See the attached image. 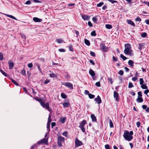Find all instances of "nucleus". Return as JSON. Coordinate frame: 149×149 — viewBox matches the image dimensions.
Listing matches in <instances>:
<instances>
[{
    "instance_id": "18",
    "label": "nucleus",
    "mask_w": 149,
    "mask_h": 149,
    "mask_svg": "<svg viewBox=\"0 0 149 149\" xmlns=\"http://www.w3.org/2000/svg\"><path fill=\"white\" fill-rule=\"evenodd\" d=\"M136 101L138 102L141 103L143 101V99L142 97L138 96V98L136 99Z\"/></svg>"
},
{
    "instance_id": "57",
    "label": "nucleus",
    "mask_w": 149,
    "mask_h": 149,
    "mask_svg": "<svg viewBox=\"0 0 149 149\" xmlns=\"http://www.w3.org/2000/svg\"><path fill=\"white\" fill-rule=\"evenodd\" d=\"M112 59L113 61H116L118 60V58L115 57L114 56H113L112 57Z\"/></svg>"
},
{
    "instance_id": "37",
    "label": "nucleus",
    "mask_w": 149,
    "mask_h": 149,
    "mask_svg": "<svg viewBox=\"0 0 149 149\" xmlns=\"http://www.w3.org/2000/svg\"><path fill=\"white\" fill-rule=\"evenodd\" d=\"M88 97L89 98L92 99L94 98L95 95H93L91 93H90L88 95Z\"/></svg>"
},
{
    "instance_id": "49",
    "label": "nucleus",
    "mask_w": 149,
    "mask_h": 149,
    "mask_svg": "<svg viewBox=\"0 0 149 149\" xmlns=\"http://www.w3.org/2000/svg\"><path fill=\"white\" fill-rule=\"evenodd\" d=\"M92 20L94 23H97V19L96 17H93Z\"/></svg>"
},
{
    "instance_id": "44",
    "label": "nucleus",
    "mask_w": 149,
    "mask_h": 149,
    "mask_svg": "<svg viewBox=\"0 0 149 149\" xmlns=\"http://www.w3.org/2000/svg\"><path fill=\"white\" fill-rule=\"evenodd\" d=\"M3 59V54L2 52L0 53V60L2 61Z\"/></svg>"
},
{
    "instance_id": "17",
    "label": "nucleus",
    "mask_w": 149,
    "mask_h": 149,
    "mask_svg": "<svg viewBox=\"0 0 149 149\" xmlns=\"http://www.w3.org/2000/svg\"><path fill=\"white\" fill-rule=\"evenodd\" d=\"M64 138L61 136H59L58 137L57 140H59L61 142H64Z\"/></svg>"
},
{
    "instance_id": "63",
    "label": "nucleus",
    "mask_w": 149,
    "mask_h": 149,
    "mask_svg": "<svg viewBox=\"0 0 149 149\" xmlns=\"http://www.w3.org/2000/svg\"><path fill=\"white\" fill-rule=\"evenodd\" d=\"M141 123L139 121L137 122L136 123L137 126L138 127H139L140 126Z\"/></svg>"
},
{
    "instance_id": "55",
    "label": "nucleus",
    "mask_w": 149,
    "mask_h": 149,
    "mask_svg": "<svg viewBox=\"0 0 149 149\" xmlns=\"http://www.w3.org/2000/svg\"><path fill=\"white\" fill-rule=\"evenodd\" d=\"M105 148L106 149H110L109 145L108 144H106L105 145Z\"/></svg>"
},
{
    "instance_id": "60",
    "label": "nucleus",
    "mask_w": 149,
    "mask_h": 149,
    "mask_svg": "<svg viewBox=\"0 0 149 149\" xmlns=\"http://www.w3.org/2000/svg\"><path fill=\"white\" fill-rule=\"evenodd\" d=\"M50 82V80H49V79H47L46 80H45L44 83V84H47L49 82Z\"/></svg>"
},
{
    "instance_id": "7",
    "label": "nucleus",
    "mask_w": 149,
    "mask_h": 149,
    "mask_svg": "<svg viewBox=\"0 0 149 149\" xmlns=\"http://www.w3.org/2000/svg\"><path fill=\"white\" fill-rule=\"evenodd\" d=\"M64 85L71 90H72L73 88L72 84L70 82L65 83L64 84Z\"/></svg>"
},
{
    "instance_id": "43",
    "label": "nucleus",
    "mask_w": 149,
    "mask_h": 149,
    "mask_svg": "<svg viewBox=\"0 0 149 149\" xmlns=\"http://www.w3.org/2000/svg\"><path fill=\"white\" fill-rule=\"evenodd\" d=\"M61 142V141L59 140H57V143L58 144V146L59 147H61L62 146Z\"/></svg>"
},
{
    "instance_id": "28",
    "label": "nucleus",
    "mask_w": 149,
    "mask_h": 149,
    "mask_svg": "<svg viewBox=\"0 0 149 149\" xmlns=\"http://www.w3.org/2000/svg\"><path fill=\"white\" fill-rule=\"evenodd\" d=\"M141 85V87L143 89H147L148 88L147 86L145 84H143Z\"/></svg>"
},
{
    "instance_id": "26",
    "label": "nucleus",
    "mask_w": 149,
    "mask_h": 149,
    "mask_svg": "<svg viewBox=\"0 0 149 149\" xmlns=\"http://www.w3.org/2000/svg\"><path fill=\"white\" fill-rule=\"evenodd\" d=\"M106 28L108 29H110L112 28V26L111 24H106L105 25Z\"/></svg>"
},
{
    "instance_id": "62",
    "label": "nucleus",
    "mask_w": 149,
    "mask_h": 149,
    "mask_svg": "<svg viewBox=\"0 0 149 149\" xmlns=\"http://www.w3.org/2000/svg\"><path fill=\"white\" fill-rule=\"evenodd\" d=\"M84 94L86 95H88L89 94H90V93H89L88 91L87 90H85L84 92Z\"/></svg>"
},
{
    "instance_id": "21",
    "label": "nucleus",
    "mask_w": 149,
    "mask_h": 149,
    "mask_svg": "<svg viewBox=\"0 0 149 149\" xmlns=\"http://www.w3.org/2000/svg\"><path fill=\"white\" fill-rule=\"evenodd\" d=\"M128 63V65L131 67H133L134 66V62L133 61L131 60H129Z\"/></svg>"
},
{
    "instance_id": "14",
    "label": "nucleus",
    "mask_w": 149,
    "mask_h": 149,
    "mask_svg": "<svg viewBox=\"0 0 149 149\" xmlns=\"http://www.w3.org/2000/svg\"><path fill=\"white\" fill-rule=\"evenodd\" d=\"M33 21L35 22H40L42 20L37 17H34L33 18Z\"/></svg>"
},
{
    "instance_id": "64",
    "label": "nucleus",
    "mask_w": 149,
    "mask_h": 149,
    "mask_svg": "<svg viewBox=\"0 0 149 149\" xmlns=\"http://www.w3.org/2000/svg\"><path fill=\"white\" fill-rule=\"evenodd\" d=\"M25 3L27 5H29L31 4V2L30 1L28 0L26 1Z\"/></svg>"
},
{
    "instance_id": "29",
    "label": "nucleus",
    "mask_w": 149,
    "mask_h": 149,
    "mask_svg": "<svg viewBox=\"0 0 149 149\" xmlns=\"http://www.w3.org/2000/svg\"><path fill=\"white\" fill-rule=\"evenodd\" d=\"M120 57L121 58H122L124 61L126 60L127 58L123 54H120Z\"/></svg>"
},
{
    "instance_id": "6",
    "label": "nucleus",
    "mask_w": 149,
    "mask_h": 149,
    "mask_svg": "<svg viewBox=\"0 0 149 149\" xmlns=\"http://www.w3.org/2000/svg\"><path fill=\"white\" fill-rule=\"evenodd\" d=\"M75 145L76 147H79L83 145L82 142L79 141L78 139L76 138L75 139Z\"/></svg>"
},
{
    "instance_id": "32",
    "label": "nucleus",
    "mask_w": 149,
    "mask_h": 149,
    "mask_svg": "<svg viewBox=\"0 0 149 149\" xmlns=\"http://www.w3.org/2000/svg\"><path fill=\"white\" fill-rule=\"evenodd\" d=\"M135 21L136 22H141V19L139 17H138L136 18L135 19Z\"/></svg>"
},
{
    "instance_id": "13",
    "label": "nucleus",
    "mask_w": 149,
    "mask_h": 149,
    "mask_svg": "<svg viewBox=\"0 0 149 149\" xmlns=\"http://www.w3.org/2000/svg\"><path fill=\"white\" fill-rule=\"evenodd\" d=\"M139 46L138 48L140 50H141L142 49H144L145 48V46L144 43H139Z\"/></svg>"
},
{
    "instance_id": "16",
    "label": "nucleus",
    "mask_w": 149,
    "mask_h": 149,
    "mask_svg": "<svg viewBox=\"0 0 149 149\" xmlns=\"http://www.w3.org/2000/svg\"><path fill=\"white\" fill-rule=\"evenodd\" d=\"M89 71V74L92 77L94 76H95V72L93 70L91 69H90Z\"/></svg>"
},
{
    "instance_id": "48",
    "label": "nucleus",
    "mask_w": 149,
    "mask_h": 149,
    "mask_svg": "<svg viewBox=\"0 0 149 149\" xmlns=\"http://www.w3.org/2000/svg\"><path fill=\"white\" fill-rule=\"evenodd\" d=\"M34 99L36 100V101L39 102L41 101L42 100L41 99H39L38 97H36L34 98Z\"/></svg>"
},
{
    "instance_id": "40",
    "label": "nucleus",
    "mask_w": 149,
    "mask_h": 149,
    "mask_svg": "<svg viewBox=\"0 0 149 149\" xmlns=\"http://www.w3.org/2000/svg\"><path fill=\"white\" fill-rule=\"evenodd\" d=\"M108 81L111 84H113V81H112V79L111 78H108Z\"/></svg>"
},
{
    "instance_id": "58",
    "label": "nucleus",
    "mask_w": 149,
    "mask_h": 149,
    "mask_svg": "<svg viewBox=\"0 0 149 149\" xmlns=\"http://www.w3.org/2000/svg\"><path fill=\"white\" fill-rule=\"evenodd\" d=\"M138 96L139 97H142V93L141 91H139L138 92Z\"/></svg>"
},
{
    "instance_id": "47",
    "label": "nucleus",
    "mask_w": 149,
    "mask_h": 149,
    "mask_svg": "<svg viewBox=\"0 0 149 149\" xmlns=\"http://www.w3.org/2000/svg\"><path fill=\"white\" fill-rule=\"evenodd\" d=\"M41 105L42 107L44 106V105L45 104V102L42 100L40 102Z\"/></svg>"
},
{
    "instance_id": "8",
    "label": "nucleus",
    "mask_w": 149,
    "mask_h": 149,
    "mask_svg": "<svg viewBox=\"0 0 149 149\" xmlns=\"http://www.w3.org/2000/svg\"><path fill=\"white\" fill-rule=\"evenodd\" d=\"M113 97L116 101H119L120 99L119 97V94L116 91H114L113 92Z\"/></svg>"
},
{
    "instance_id": "27",
    "label": "nucleus",
    "mask_w": 149,
    "mask_h": 149,
    "mask_svg": "<svg viewBox=\"0 0 149 149\" xmlns=\"http://www.w3.org/2000/svg\"><path fill=\"white\" fill-rule=\"evenodd\" d=\"M11 82L13 83L15 85L17 86H18L19 85V84L16 81L13 79H11Z\"/></svg>"
},
{
    "instance_id": "30",
    "label": "nucleus",
    "mask_w": 149,
    "mask_h": 149,
    "mask_svg": "<svg viewBox=\"0 0 149 149\" xmlns=\"http://www.w3.org/2000/svg\"><path fill=\"white\" fill-rule=\"evenodd\" d=\"M69 48V50L70 51L73 52L74 51V49L72 47V45H70L68 47Z\"/></svg>"
},
{
    "instance_id": "19",
    "label": "nucleus",
    "mask_w": 149,
    "mask_h": 149,
    "mask_svg": "<svg viewBox=\"0 0 149 149\" xmlns=\"http://www.w3.org/2000/svg\"><path fill=\"white\" fill-rule=\"evenodd\" d=\"M6 16L12 19H14L16 20H17V19L14 16H13V15H8L7 14H4Z\"/></svg>"
},
{
    "instance_id": "46",
    "label": "nucleus",
    "mask_w": 149,
    "mask_h": 149,
    "mask_svg": "<svg viewBox=\"0 0 149 149\" xmlns=\"http://www.w3.org/2000/svg\"><path fill=\"white\" fill-rule=\"evenodd\" d=\"M68 134V132L67 131H65L62 133V134L63 135L66 137L67 136Z\"/></svg>"
},
{
    "instance_id": "38",
    "label": "nucleus",
    "mask_w": 149,
    "mask_h": 149,
    "mask_svg": "<svg viewBox=\"0 0 149 149\" xmlns=\"http://www.w3.org/2000/svg\"><path fill=\"white\" fill-rule=\"evenodd\" d=\"M21 74L22 75L25 76L26 75V71L25 70L23 69L21 72Z\"/></svg>"
},
{
    "instance_id": "50",
    "label": "nucleus",
    "mask_w": 149,
    "mask_h": 149,
    "mask_svg": "<svg viewBox=\"0 0 149 149\" xmlns=\"http://www.w3.org/2000/svg\"><path fill=\"white\" fill-rule=\"evenodd\" d=\"M146 90H145L144 92V93L147 95L148 96V95H147V94L149 92V90L148 89H146Z\"/></svg>"
},
{
    "instance_id": "2",
    "label": "nucleus",
    "mask_w": 149,
    "mask_h": 149,
    "mask_svg": "<svg viewBox=\"0 0 149 149\" xmlns=\"http://www.w3.org/2000/svg\"><path fill=\"white\" fill-rule=\"evenodd\" d=\"M125 49L124 53L126 54L132 55V50L131 49V46L129 43H127L125 45Z\"/></svg>"
},
{
    "instance_id": "10",
    "label": "nucleus",
    "mask_w": 149,
    "mask_h": 149,
    "mask_svg": "<svg viewBox=\"0 0 149 149\" xmlns=\"http://www.w3.org/2000/svg\"><path fill=\"white\" fill-rule=\"evenodd\" d=\"M9 65V69L10 70L12 69L13 68L14 65V63L13 62L9 61L8 62Z\"/></svg>"
},
{
    "instance_id": "11",
    "label": "nucleus",
    "mask_w": 149,
    "mask_h": 149,
    "mask_svg": "<svg viewBox=\"0 0 149 149\" xmlns=\"http://www.w3.org/2000/svg\"><path fill=\"white\" fill-rule=\"evenodd\" d=\"M81 17L84 20H88L90 18V16L87 15H82Z\"/></svg>"
},
{
    "instance_id": "41",
    "label": "nucleus",
    "mask_w": 149,
    "mask_h": 149,
    "mask_svg": "<svg viewBox=\"0 0 149 149\" xmlns=\"http://www.w3.org/2000/svg\"><path fill=\"white\" fill-rule=\"evenodd\" d=\"M50 123H47V128L48 130V132H49L50 130Z\"/></svg>"
},
{
    "instance_id": "54",
    "label": "nucleus",
    "mask_w": 149,
    "mask_h": 149,
    "mask_svg": "<svg viewBox=\"0 0 149 149\" xmlns=\"http://www.w3.org/2000/svg\"><path fill=\"white\" fill-rule=\"evenodd\" d=\"M95 85L96 86H97L98 87H100L101 86L100 82V81L97 82L96 83Z\"/></svg>"
},
{
    "instance_id": "33",
    "label": "nucleus",
    "mask_w": 149,
    "mask_h": 149,
    "mask_svg": "<svg viewBox=\"0 0 149 149\" xmlns=\"http://www.w3.org/2000/svg\"><path fill=\"white\" fill-rule=\"evenodd\" d=\"M147 36V34L146 32L143 33L141 35V36L143 38H145Z\"/></svg>"
},
{
    "instance_id": "61",
    "label": "nucleus",
    "mask_w": 149,
    "mask_h": 149,
    "mask_svg": "<svg viewBox=\"0 0 149 149\" xmlns=\"http://www.w3.org/2000/svg\"><path fill=\"white\" fill-rule=\"evenodd\" d=\"M28 66L29 68H32L33 66V64L32 63H29L28 64Z\"/></svg>"
},
{
    "instance_id": "20",
    "label": "nucleus",
    "mask_w": 149,
    "mask_h": 149,
    "mask_svg": "<svg viewBox=\"0 0 149 149\" xmlns=\"http://www.w3.org/2000/svg\"><path fill=\"white\" fill-rule=\"evenodd\" d=\"M84 42L85 44L86 45L88 46L90 45V41L88 40L86 38H85L84 39Z\"/></svg>"
},
{
    "instance_id": "56",
    "label": "nucleus",
    "mask_w": 149,
    "mask_h": 149,
    "mask_svg": "<svg viewBox=\"0 0 149 149\" xmlns=\"http://www.w3.org/2000/svg\"><path fill=\"white\" fill-rule=\"evenodd\" d=\"M63 40L61 39H58L57 40V42L58 43H61L63 41Z\"/></svg>"
},
{
    "instance_id": "45",
    "label": "nucleus",
    "mask_w": 149,
    "mask_h": 149,
    "mask_svg": "<svg viewBox=\"0 0 149 149\" xmlns=\"http://www.w3.org/2000/svg\"><path fill=\"white\" fill-rule=\"evenodd\" d=\"M134 86L133 84L131 82H130L128 85V88H130L133 87Z\"/></svg>"
},
{
    "instance_id": "51",
    "label": "nucleus",
    "mask_w": 149,
    "mask_h": 149,
    "mask_svg": "<svg viewBox=\"0 0 149 149\" xmlns=\"http://www.w3.org/2000/svg\"><path fill=\"white\" fill-rule=\"evenodd\" d=\"M118 74L121 76L123 75L124 74V72L122 70H120L118 72Z\"/></svg>"
},
{
    "instance_id": "31",
    "label": "nucleus",
    "mask_w": 149,
    "mask_h": 149,
    "mask_svg": "<svg viewBox=\"0 0 149 149\" xmlns=\"http://www.w3.org/2000/svg\"><path fill=\"white\" fill-rule=\"evenodd\" d=\"M109 125L110 127V128H113V123L112 122V120L111 119H109Z\"/></svg>"
},
{
    "instance_id": "24",
    "label": "nucleus",
    "mask_w": 149,
    "mask_h": 149,
    "mask_svg": "<svg viewBox=\"0 0 149 149\" xmlns=\"http://www.w3.org/2000/svg\"><path fill=\"white\" fill-rule=\"evenodd\" d=\"M44 108H46V109H49V104L48 103H46L44 105V106L43 107Z\"/></svg>"
},
{
    "instance_id": "59",
    "label": "nucleus",
    "mask_w": 149,
    "mask_h": 149,
    "mask_svg": "<svg viewBox=\"0 0 149 149\" xmlns=\"http://www.w3.org/2000/svg\"><path fill=\"white\" fill-rule=\"evenodd\" d=\"M108 1L111 2L112 4H113L116 2H117V1H114L113 0H108Z\"/></svg>"
},
{
    "instance_id": "3",
    "label": "nucleus",
    "mask_w": 149,
    "mask_h": 149,
    "mask_svg": "<svg viewBox=\"0 0 149 149\" xmlns=\"http://www.w3.org/2000/svg\"><path fill=\"white\" fill-rule=\"evenodd\" d=\"M87 124V122L85 120H83L80 123L79 126V127L81 129L83 132H85V128L84 127V125Z\"/></svg>"
},
{
    "instance_id": "52",
    "label": "nucleus",
    "mask_w": 149,
    "mask_h": 149,
    "mask_svg": "<svg viewBox=\"0 0 149 149\" xmlns=\"http://www.w3.org/2000/svg\"><path fill=\"white\" fill-rule=\"evenodd\" d=\"M51 121L52 120L51 118V115H49L48 118L47 123H51Z\"/></svg>"
},
{
    "instance_id": "22",
    "label": "nucleus",
    "mask_w": 149,
    "mask_h": 149,
    "mask_svg": "<svg viewBox=\"0 0 149 149\" xmlns=\"http://www.w3.org/2000/svg\"><path fill=\"white\" fill-rule=\"evenodd\" d=\"M70 105L69 103L64 102L63 104V106L65 107H69Z\"/></svg>"
},
{
    "instance_id": "42",
    "label": "nucleus",
    "mask_w": 149,
    "mask_h": 149,
    "mask_svg": "<svg viewBox=\"0 0 149 149\" xmlns=\"http://www.w3.org/2000/svg\"><path fill=\"white\" fill-rule=\"evenodd\" d=\"M104 4V3L103 2H100L99 3H98L97 4V6L98 7H101L102 5Z\"/></svg>"
},
{
    "instance_id": "12",
    "label": "nucleus",
    "mask_w": 149,
    "mask_h": 149,
    "mask_svg": "<svg viewBox=\"0 0 149 149\" xmlns=\"http://www.w3.org/2000/svg\"><path fill=\"white\" fill-rule=\"evenodd\" d=\"M91 117L93 122H96L97 119L95 115L94 114H91Z\"/></svg>"
},
{
    "instance_id": "4",
    "label": "nucleus",
    "mask_w": 149,
    "mask_h": 149,
    "mask_svg": "<svg viewBox=\"0 0 149 149\" xmlns=\"http://www.w3.org/2000/svg\"><path fill=\"white\" fill-rule=\"evenodd\" d=\"M101 49L104 52H107L108 49V48L104 44H100Z\"/></svg>"
},
{
    "instance_id": "5",
    "label": "nucleus",
    "mask_w": 149,
    "mask_h": 149,
    "mask_svg": "<svg viewBox=\"0 0 149 149\" xmlns=\"http://www.w3.org/2000/svg\"><path fill=\"white\" fill-rule=\"evenodd\" d=\"M47 133L45 136V137L44 139H41L40 141L37 142V143L38 144H40L42 143H46L48 142V137H47Z\"/></svg>"
},
{
    "instance_id": "34",
    "label": "nucleus",
    "mask_w": 149,
    "mask_h": 149,
    "mask_svg": "<svg viewBox=\"0 0 149 149\" xmlns=\"http://www.w3.org/2000/svg\"><path fill=\"white\" fill-rule=\"evenodd\" d=\"M0 71L3 75L6 77L7 76V74L5 72H4L3 70H0Z\"/></svg>"
},
{
    "instance_id": "23",
    "label": "nucleus",
    "mask_w": 149,
    "mask_h": 149,
    "mask_svg": "<svg viewBox=\"0 0 149 149\" xmlns=\"http://www.w3.org/2000/svg\"><path fill=\"white\" fill-rule=\"evenodd\" d=\"M60 120L61 122L62 123H64L65 122V121H66V118L65 117H63V118H61Z\"/></svg>"
},
{
    "instance_id": "53",
    "label": "nucleus",
    "mask_w": 149,
    "mask_h": 149,
    "mask_svg": "<svg viewBox=\"0 0 149 149\" xmlns=\"http://www.w3.org/2000/svg\"><path fill=\"white\" fill-rule=\"evenodd\" d=\"M90 54L91 55L93 56V57H95V54L94 52H92V51H90Z\"/></svg>"
},
{
    "instance_id": "39",
    "label": "nucleus",
    "mask_w": 149,
    "mask_h": 149,
    "mask_svg": "<svg viewBox=\"0 0 149 149\" xmlns=\"http://www.w3.org/2000/svg\"><path fill=\"white\" fill-rule=\"evenodd\" d=\"M140 84L141 85L143 84L144 80L143 78H141L139 79Z\"/></svg>"
},
{
    "instance_id": "35",
    "label": "nucleus",
    "mask_w": 149,
    "mask_h": 149,
    "mask_svg": "<svg viewBox=\"0 0 149 149\" xmlns=\"http://www.w3.org/2000/svg\"><path fill=\"white\" fill-rule=\"evenodd\" d=\"M61 96L64 99H66L67 98L66 95L64 93H61Z\"/></svg>"
},
{
    "instance_id": "36",
    "label": "nucleus",
    "mask_w": 149,
    "mask_h": 149,
    "mask_svg": "<svg viewBox=\"0 0 149 149\" xmlns=\"http://www.w3.org/2000/svg\"><path fill=\"white\" fill-rule=\"evenodd\" d=\"M91 35L92 36H95L96 35L95 31L94 30V31H93L91 32Z\"/></svg>"
},
{
    "instance_id": "1",
    "label": "nucleus",
    "mask_w": 149,
    "mask_h": 149,
    "mask_svg": "<svg viewBox=\"0 0 149 149\" xmlns=\"http://www.w3.org/2000/svg\"><path fill=\"white\" fill-rule=\"evenodd\" d=\"M133 134V132L132 131L129 132L128 131L125 130L123 136L124 139L129 141H131L133 138L132 135Z\"/></svg>"
},
{
    "instance_id": "25",
    "label": "nucleus",
    "mask_w": 149,
    "mask_h": 149,
    "mask_svg": "<svg viewBox=\"0 0 149 149\" xmlns=\"http://www.w3.org/2000/svg\"><path fill=\"white\" fill-rule=\"evenodd\" d=\"M49 77L51 78H56L57 77V76L56 74H55L53 73L49 74Z\"/></svg>"
},
{
    "instance_id": "9",
    "label": "nucleus",
    "mask_w": 149,
    "mask_h": 149,
    "mask_svg": "<svg viewBox=\"0 0 149 149\" xmlns=\"http://www.w3.org/2000/svg\"><path fill=\"white\" fill-rule=\"evenodd\" d=\"M94 100L96 102V103H97L98 104H100L102 103V100L99 95L97 96V98L94 99Z\"/></svg>"
},
{
    "instance_id": "15",
    "label": "nucleus",
    "mask_w": 149,
    "mask_h": 149,
    "mask_svg": "<svg viewBox=\"0 0 149 149\" xmlns=\"http://www.w3.org/2000/svg\"><path fill=\"white\" fill-rule=\"evenodd\" d=\"M127 22L128 24H130L134 27H135L136 26L134 23L131 20L127 19Z\"/></svg>"
}]
</instances>
